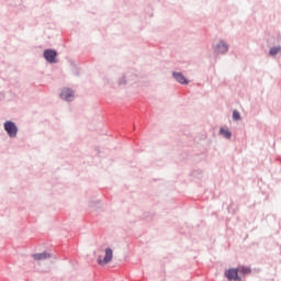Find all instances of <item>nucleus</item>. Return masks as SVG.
Listing matches in <instances>:
<instances>
[{"label":"nucleus","instance_id":"f03ea898","mask_svg":"<svg viewBox=\"0 0 281 281\" xmlns=\"http://www.w3.org/2000/svg\"><path fill=\"white\" fill-rule=\"evenodd\" d=\"M4 131H7L9 137H14L19 133V128H16V125L12 121L4 123Z\"/></svg>","mask_w":281,"mask_h":281},{"label":"nucleus","instance_id":"423d86ee","mask_svg":"<svg viewBox=\"0 0 281 281\" xmlns=\"http://www.w3.org/2000/svg\"><path fill=\"white\" fill-rule=\"evenodd\" d=\"M173 78L177 80V82H180V85H188V79L183 76L181 72H173Z\"/></svg>","mask_w":281,"mask_h":281},{"label":"nucleus","instance_id":"f257e3e1","mask_svg":"<svg viewBox=\"0 0 281 281\" xmlns=\"http://www.w3.org/2000/svg\"><path fill=\"white\" fill-rule=\"evenodd\" d=\"M113 260V249L106 248L103 254L98 257V265L104 267V265H109Z\"/></svg>","mask_w":281,"mask_h":281},{"label":"nucleus","instance_id":"9d476101","mask_svg":"<svg viewBox=\"0 0 281 281\" xmlns=\"http://www.w3.org/2000/svg\"><path fill=\"white\" fill-rule=\"evenodd\" d=\"M233 119H234L235 121L240 120V112L235 110V111L233 112Z\"/></svg>","mask_w":281,"mask_h":281},{"label":"nucleus","instance_id":"1a4fd4ad","mask_svg":"<svg viewBox=\"0 0 281 281\" xmlns=\"http://www.w3.org/2000/svg\"><path fill=\"white\" fill-rule=\"evenodd\" d=\"M33 258L34 260H47V258H49V254L47 252L35 254Z\"/></svg>","mask_w":281,"mask_h":281},{"label":"nucleus","instance_id":"39448f33","mask_svg":"<svg viewBox=\"0 0 281 281\" xmlns=\"http://www.w3.org/2000/svg\"><path fill=\"white\" fill-rule=\"evenodd\" d=\"M61 98L63 100H66L67 102H71V100H74V91H71L70 89L68 88H65L63 91H61Z\"/></svg>","mask_w":281,"mask_h":281},{"label":"nucleus","instance_id":"6e6552de","mask_svg":"<svg viewBox=\"0 0 281 281\" xmlns=\"http://www.w3.org/2000/svg\"><path fill=\"white\" fill-rule=\"evenodd\" d=\"M220 135H222V137H225V139H231L232 138V132H229L228 128L222 127L220 130Z\"/></svg>","mask_w":281,"mask_h":281},{"label":"nucleus","instance_id":"20e7f679","mask_svg":"<svg viewBox=\"0 0 281 281\" xmlns=\"http://www.w3.org/2000/svg\"><path fill=\"white\" fill-rule=\"evenodd\" d=\"M225 277L227 280L240 281V277H238V269L231 268L225 272Z\"/></svg>","mask_w":281,"mask_h":281},{"label":"nucleus","instance_id":"9b49d317","mask_svg":"<svg viewBox=\"0 0 281 281\" xmlns=\"http://www.w3.org/2000/svg\"><path fill=\"white\" fill-rule=\"evenodd\" d=\"M240 273L249 274V273H251V269H249V268H247V267H241Z\"/></svg>","mask_w":281,"mask_h":281},{"label":"nucleus","instance_id":"f8f14e48","mask_svg":"<svg viewBox=\"0 0 281 281\" xmlns=\"http://www.w3.org/2000/svg\"><path fill=\"white\" fill-rule=\"evenodd\" d=\"M278 52H280V48L274 47L270 49V56H276V54H278Z\"/></svg>","mask_w":281,"mask_h":281},{"label":"nucleus","instance_id":"0eeeda50","mask_svg":"<svg viewBox=\"0 0 281 281\" xmlns=\"http://www.w3.org/2000/svg\"><path fill=\"white\" fill-rule=\"evenodd\" d=\"M229 49V46L225 42H220L216 46L218 54H225Z\"/></svg>","mask_w":281,"mask_h":281},{"label":"nucleus","instance_id":"7ed1b4c3","mask_svg":"<svg viewBox=\"0 0 281 281\" xmlns=\"http://www.w3.org/2000/svg\"><path fill=\"white\" fill-rule=\"evenodd\" d=\"M56 56H58V53L54 49H46L44 52V58L47 63H56Z\"/></svg>","mask_w":281,"mask_h":281}]
</instances>
